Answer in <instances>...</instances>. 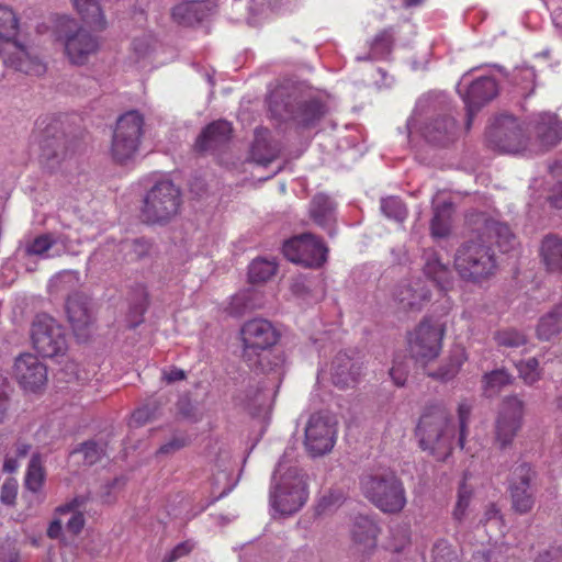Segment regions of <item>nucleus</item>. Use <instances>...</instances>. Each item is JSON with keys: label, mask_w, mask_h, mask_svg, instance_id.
Listing matches in <instances>:
<instances>
[{"label": "nucleus", "mask_w": 562, "mask_h": 562, "mask_svg": "<svg viewBox=\"0 0 562 562\" xmlns=\"http://www.w3.org/2000/svg\"><path fill=\"white\" fill-rule=\"evenodd\" d=\"M493 243L507 252L514 246L515 236L506 224L488 220L480 234L458 247L453 263L462 280L480 283L495 274L497 260Z\"/></svg>", "instance_id": "obj_1"}, {"label": "nucleus", "mask_w": 562, "mask_h": 562, "mask_svg": "<svg viewBox=\"0 0 562 562\" xmlns=\"http://www.w3.org/2000/svg\"><path fill=\"white\" fill-rule=\"evenodd\" d=\"M471 415V405L461 402L458 406V420L454 423L446 407L429 406L420 416L416 435L420 448L438 460H445L454 446L465 449V438Z\"/></svg>", "instance_id": "obj_2"}, {"label": "nucleus", "mask_w": 562, "mask_h": 562, "mask_svg": "<svg viewBox=\"0 0 562 562\" xmlns=\"http://www.w3.org/2000/svg\"><path fill=\"white\" fill-rule=\"evenodd\" d=\"M294 452V448L285 449L271 476L269 503L273 516H291L308 498V476L300 468Z\"/></svg>", "instance_id": "obj_3"}, {"label": "nucleus", "mask_w": 562, "mask_h": 562, "mask_svg": "<svg viewBox=\"0 0 562 562\" xmlns=\"http://www.w3.org/2000/svg\"><path fill=\"white\" fill-rule=\"evenodd\" d=\"M268 102L273 115L303 127L314 126L327 112L318 95L301 87L279 86L271 91Z\"/></svg>", "instance_id": "obj_4"}, {"label": "nucleus", "mask_w": 562, "mask_h": 562, "mask_svg": "<svg viewBox=\"0 0 562 562\" xmlns=\"http://www.w3.org/2000/svg\"><path fill=\"white\" fill-rule=\"evenodd\" d=\"M437 108L438 101L431 94L418 99L414 112L406 123L408 138H411L413 134L419 133L428 143L441 146L448 145L456 139L458 126L452 116H431L422 125V116L430 111L437 110Z\"/></svg>", "instance_id": "obj_5"}, {"label": "nucleus", "mask_w": 562, "mask_h": 562, "mask_svg": "<svg viewBox=\"0 0 562 562\" xmlns=\"http://www.w3.org/2000/svg\"><path fill=\"white\" fill-rule=\"evenodd\" d=\"M181 204L180 189L170 180H161L145 194L140 214L146 223L166 224L178 215Z\"/></svg>", "instance_id": "obj_6"}, {"label": "nucleus", "mask_w": 562, "mask_h": 562, "mask_svg": "<svg viewBox=\"0 0 562 562\" xmlns=\"http://www.w3.org/2000/svg\"><path fill=\"white\" fill-rule=\"evenodd\" d=\"M361 488L364 496L385 513H398L406 504L403 484L392 471L364 475Z\"/></svg>", "instance_id": "obj_7"}, {"label": "nucleus", "mask_w": 562, "mask_h": 562, "mask_svg": "<svg viewBox=\"0 0 562 562\" xmlns=\"http://www.w3.org/2000/svg\"><path fill=\"white\" fill-rule=\"evenodd\" d=\"M56 41L64 46V53L72 65H85L100 47L99 38L78 26L74 19L63 16L55 30Z\"/></svg>", "instance_id": "obj_8"}, {"label": "nucleus", "mask_w": 562, "mask_h": 562, "mask_svg": "<svg viewBox=\"0 0 562 562\" xmlns=\"http://www.w3.org/2000/svg\"><path fill=\"white\" fill-rule=\"evenodd\" d=\"M144 119L137 111L121 115L113 133L111 154L120 164L132 160L138 153L143 136Z\"/></svg>", "instance_id": "obj_9"}, {"label": "nucleus", "mask_w": 562, "mask_h": 562, "mask_svg": "<svg viewBox=\"0 0 562 562\" xmlns=\"http://www.w3.org/2000/svg\"><path fill=\"white\" fill-rule=\"evenodd\" d=\"M32 342L35 350L43 357L54 358L67 350L65 328L48 314H38L32 324Z\"/></svg>", "instance_id": "obj_10"}, {"label": "nucleus", "mask_w": 562, "mask_h": 562, "mask_svg": "<svg viewBox=\"0 0 562 562\" xmlns=\"http://www.w3.org/2000/svg\"><path fill=\"white\" fill-rule=\"evenodd\" d=\"M337 438V420L329 414L311 415L304 429V446L313 456H323L331 451Z\"/></svg>", "instance_id": "obj_11"}, {"label": "nucleus", "mask_w": 562, "mask_h": 562, "mask_svg": "<svg viewBox=\"0 0 562 562\" xmlns=\"http://www.w3.org/2000/svg\"><path fill=\"white\" fill-rule=\"evenodd\" d=\"M244 347V357L256 364L257 357L270 349L279 339V334L271 322L263 318H254L246 322L240 330Z\"/></svg>", "instance_id": "obj_12"}, {"label": "nucleus", "mask_w": 562, "mask_h": 562, "mask_svg": "<svg viewBox=\"0 0 562 562\" xmlns=\"http://www.w3.org/2000/svg\"><path fill=\"white\" fill-rule=\"evenodd\" d=\"M469 74L463 75L458 85V91L467 109V127L469 128L474 114L498 93L496 80L490 76H482L469 82Z\"/></svg>", "instance_id": "obj_13"}, {"label": "nucleus", "mask_w": 562, "mask_h": 562, "mask_svg": "<svg viewBox=\"0 0 562 562\" xmlns=\"http://www.w3.org/2000/svg\"><path fill=\"white\" fill-rule=\"evenodd\" d=\"M283 254L292 262L318 268L326 261L327 248L322 240L306 233L286 240L283 245Z\"/></svg>", "instance_id": "obj_14"}, {"label": "nucleus", "mask_w": 562, "mask_h": 562, "mask_svg": "<svg viewBox=\"0 0 562 562\" xmlns=\"http://www.w3.org/2000/svg\"><path fill=\"white\" fill-rule=\"evenodd\" d=\"M487 138L491 146L501 153L519 154L526 150V140L519 122L510 115H503L490 126Z\"/></svg>", "instance_id": "obj_15"}, {"label": "nucleus", "mask_w": 562, "mask_h": 562, "mask_svg": "<svg viewBox=\"0 0 562 562\" xmlns=\"http://www.w3.org/2000/svg\"><path fill=\"white\" fill-rule=\"evenodd\" d=\"M443 337V326L439 322L423 321L409 335L412 356L420 362H428L438 357Z\"/></svg>", "instance_id": "obj_16"}, {"label": "nucleus", "mask_w": 562, "mask_h": 562, "mask_svg": "<svg viewBox=\"0 0 562 562\" xmlns=\"http://www.w3.org/2000/svg\"><path fill=\"white\" fill-rule=\"evenodd\" d=\"M153 245L145 238L124 239L119 244L106 243L93 252L92 259L105 262H133L140 260L151 252Z\"/></svg>", "instance_id": "obj_17"}, {"label": "nucleus", "mask_w": 562, "mask_h": 562, "mask_svg": "<svg viewBox=\"0 0 562 562\" xmlns=\"http://www.w3.org/2000/svg\"><path fill=\"white\" fill-rule=\"evenodd\" d=\"M522 402L517 397L504 401L495 422V443L501 449L509 447L521 428Z\"/></svg>", "instance_id": "obj_18"}, {"label": "nucleus", "mask_w": 562, "mask_h": 562, "mask_svg": "<svg viewBox=\"0 0 562 562\" xmlns=\"http://www.w3.org/2000/svg\"><path fill=\"white\" fill-rule=\"evenodd\" d=\"M13 374L18 383L30 392L40 391L47 382L46 366L32 353L16 358Z\"/></svg>", "instance_id": "obj_19"}, {"label": "nucleus", "mask_w": 562, "mask_h": 562, "mask_svg": "<svg viewBox=\"0 0 562 562\" xmlns=\"http://www.w3.org/2000/svg\"><path fill=\"white\" fill-rule=\"evenodd\" d=\"M38 146L41 162L50 170L56 169L66 157L65 135L57 124H49L41 132Z\"/></svg>", "instance_id": "obj_20"}, {"label": "nucleus", "mask_w": 562, "mask_h": 562, "mask_svg": "<svg viewBox=\"0 0 562 562\" xmlns=\"http://www.w3.org/2000/svg\"><path fill=\"white\" fill-rule=\"evenodd\" d=\"M3 63L16 71L32 76H41L46 70L42 59L19 42H12L9 47L3 48Z\"/></svg>", "instance_id": "obj_21"}, {"label": "nucleus", "mask_w": 562, "mask_h": 562, "mask_svg": "<svg viewBox=\"0 0 562 562\" xmlns=\"http://www.w3.org/2000/svg\"><path fill=\"white\" fill-rule=\"evenodd\" d=\"M532 476L533 471L527 463L519 464L513 473L510 483L513 507L520 514L528 513L533 506V493L530 487Z\"/></svg>", "instance_id": "obj_22"}, {"label": "nucleus", "mask_w": 562, "mask_h": 562, "mask_svg": "<svg viewBox=\"0 0 562 562\" xmlns=\"http://www.w3.org/2000/svg\"><path fill=\"white\" fill-rule=\"evenodd\" d=\"M361 373L362 362L348 352H338L330 362V379L333 383L340 389L355 386Z\"/></svg>", "instance_id": "obj_23"}, {"label": "nucleus", "mask_w": 562, "mask_h": 562, "mask_svg": "<svg viewBox=\"0 0 562 562\" xmlns=\"http://www.w3.org/2000/svg\"><path fill=\"white\" fill-rule=\"evenodd\" d=\"M66 314L75 331L80 337L93 323L92 305L88 296L74 293L66 301Z\"/></svg>", "instance_id": "obj_24"}, {"label": "nucleus", "mask_w": 562, "mask_h": 562, "mask_svg": "<svg viewBox=\"0 0 562 562\" xmlns=\"http://www.w3.org/2000/svg\"><path fill=\"white\" fill-rule=\"evenodd\" d=\"M211 13V2L205 0H188L175 5L171 10L173 22L183 26H193Z\"/></svg>", "instance_id": "obj_25"}, {"label": "nucleus", "mask_w": 562, "mask_h": 562, "mask_svg": "<svg viewBox=\"0 0 562 562\" xmlns=\"http://www.w3.org/2000/svg\"><path fill=\"white\" fill-rule=\"evenodd\" d=\"M535 132L540 146L539 151L548 150L562 140V123L551 113L537 115Z\"/></svg>", "instance_id": "obj_26"}, {"label": "nucleus", "mask_w": 562, "mask_h": 562, "mask_svg": "<svg viewBox=\"0 0 562 562\" xmlns=\"http://www.w3.org/2000/svg\"><path fill=\"white\" fill-rule=\"evenodd\" d=\"M423 260L425 276L440 290H447L451 281V271L447 263L442 262L439 254L432 248L425 249Z\"/></svg>", "instance_id": "obj_27"}, {"label": "nucleus", "mask_w": 562, "mask_h": 562, "mask_svg": "<svg viewBox=\"0 0 562 562\" xmlns=\"http://www.w3.org/2000/svg\"><path fill=\"white\" fill-rule=\"evenodd\" d=\"M232 126L227 121H216L207 125L198 137L195 147L200 151L213 150L228 142Z\"/></svg>", "instance_id": "obj_28"}, {"label": "nucleus", "mask_w": 562, "mask_h": 562, "mask_svg": "<svg viewBox=\"0 0 562 562\" xmlns=\"http://www.w3.org/2000/svg\"><path fill=\"white\" fill-rule=\"evenodd\" d=\"M87 497L76 496L70 502L56 508L55 515L63 516L67 532L78 535L85 526V516L81 508L85 507Z\"/></svg>", "instance_id": "obj_29"}, {"label": "nucleus", "mask_w": 562, "mask_h": 562, "mask_svg": "<svg viewBox=\"0 0 562 562\" xmlns=\"http://www.w3.org/2000/svg\"><path fill=\"white\" fill-rule=\"evenodd\" d=\"M396 299L405 310L418 311L424 302L429 300V291L423 281L403 284L396 293Z\"/></svg>", "instance_id": "obj_30"}, {"label": "nucleus", "mask_w": 562, "mask_h": 562, "mask_svg": "<svg viewBox=\"0 0 562 562\" xmlns=\"http://www.w3.org/2000/svg\"><path fill=\"white\" fill-rule=\"evenodd\" d=\"M378 533L379 527L373 519L363 515L355 518L351 529L352 540L363 550L375 547Z\"/></svg>", "instance_id": "obj_31"}, {"label": "nucleus", "mask_w": 562, "mask_h": 562, "mask_svg": "<svg viewBox=\"0 0 562 562\" xmlns=\"http://www.w3.org/2000/svg\"><path fill=\"white\" fill-rule=\"evenodd\" d=\"M541 257L551 272H562V238L546 236L541 243Z\"/></svg>", "instance_id": "obj_32"}, {"label": "nucleus", "mask_w": 562, "mask_h": 562, "mask_svg": "<svg viewBox=\"0 0 562 562\" xmlns=\"http://www.w3.org/2000/svg\"><path fill=\"white\" fill-rule=\"evenodd\" d=\"M78 13L83 22L95 31H102L106 26L104 15L95 0H74Z\"/></svg>", "instance_id": "obj_33"}, {"label": "nucleus", "mask_w": 562, "mask_h": 562, "mask_svg": "<svg viewBox=\"0 0 562 562\" xmlns=\"http://www.w3.org/2000/svg\"><path fill=\"white\" fill-rule=\"evenodd\" d=\"M18 32L16 14L11 8L0 4V47L7 48L12 42H16Z\"/></svg>", "instance_id": "obj_34"}, {"label": "nucleus", "mask_w": 562, "mask_h": 562, "mask_svg": "<svg viewBox=\"0 0 562 562\" xmlns=\"http://www.w3.org/2000/svg\"><path fill=\"white\" fill-rule=\"evenodd\" d=\"M562 330V303L543 315L537 327L539 339L549 340Z\"/></svg>", "instance_id": "obj_35"}, {"label": "nucleus", "mask_w": 562, "mask_h": 562, "mask_svg": "<svg viewBox=\"0 0 562 562\" xmlns=\"http://www.w3.org/2000/svg\"><path fill=\"white\" fill-rule=\"evenodd\" d=\"M335 203L325 194H317L311 202L310 213L319 226L328 225L334 218Z\"/></svg>", "instance_id": "obj_36"}, {"label": "nucleus", "mask_w": 562, "mask_h": 562, "mask_svg": "<svg viewBox=\"0 0 562 562\" xmlns=\"http://www.w3.org/2000/svg\"><path fill=\"white\" fill-rule=\"evenodd\" d=\"M452 214L451 203L445 202L434 209V217L430 224L431 235L435 238L448 236L450 232V218Z\"/></svg>", "instance_id": "obj_37"}, {"label": "nucleus", "mask_w": 562, "mask_h": 562, "mask_svg": "<svg viewBox=\"0 0 562 562\" xmlns=\"http://www.w3.org/2000/svg\"><path fill=\"white\" fill-rule=\"evenodd\" d=\"M393 45L392 30H384L379 33L370 44V54L368 56H358L357 60H375L387 57Z\"/></svg>", "instance_id": "obj_38"}, {"label": "nucleus", "mask_w": 562, "mask_h": 562, "mask_svg": "<svg viewBox=\"0 0 562 562\" xmlns=\"http://www.w3.org/2000/svg\"><path fill=\"white\" fill-rule=\"evenodd\" d=\"M467 358L464 348L458 346L451 350L448 362L440 367L437 372L429 373V375L441 381H449L457 375Z\"/></svg>", "instance_id": "obj_39"}, {"label": "nucleus", "mask_w": 562, "mask_h": 562, "mask_svg": "<svg viewBox=\"0 0 562 562\" xmlns=\"http://www.w3.org/2000/svg\"><path fill=\"white\" fill-rule=\"evenodd\" d=\"M64 243V240L58 237L54 238L49 234L41 235L30 241L24 249L25 255L27 256H37L41 258H48L55 256L56 254H49V251L58 244Z\"/></svg>", "instance_id": "obj_40"}, {"label": "nucleus", "mask_w": 562, "mask_h": 562, "mask_svg": "<svg viewBox=\"0 0 562 562\" xmlns=\"http://www.w3.org/2000/svg\"><path fill=\"white\" fill-rule=\"evenodd\" d=\"M277 272L274 260L258 258L252 260L248 269V278L251 283H261L270 280Z\"/></svg>", "instance_id": "obj_41"}, {"label": "nucleus", "mask_w": 562, "mask_h": 562, "mask_svg": "<svg viewBox=\"0 0 562 562\" xmlns=\"http://www.w3.org/2000/svg\"><path fill=\"white\" fill-rule=\"evenodd\" d=\"M45 481V471L41 457L33 454L25 474V486L33 493L41 491Z\"/></svg>", "instance_id": "obj_42"}, {"label": "nucleus", "mask_w": 562, "mask_h": 562, "mask_svg": "<svg viewBox=\"0 0 562 562\" xmlns=\"http://www.w3.org/2000/svg\"><path fill=\"white\" fill-rule=\"evenodd\" d=\"M512 382L510 374L504 369L494 370L484 375V390L492 396Z\"/></svg>", "instance_id": "obj_43"}, {"label": "nucleus", "mask_w": 562, "mask_h": 562, "mask_svg": "<svg viewBox=\"0 0 562 562\" xmlns=\"http://www.w3.org/2000/svg\"><path fill=\"white\" fill-rule=\"evenodd\" d=\"M381 210L383 214L396 222H403L407 216V210L403 202L395 196L381 200Z\"/></svg>", "instance_id": "obj_44"}, {"label": "nucleus", "mask_w": 562, "mask_h": 562, "mask_svg": "<svg viewBox=\"0 0 562 562\" xmlns=\"http://www.w3.org/2000/svg\"><path fill=\"white\" fill-rule=\"evenodd\" d=\"M431 557V562H461L458 552L446 540L435 542Z\"/></svg>", "instance_id": "obj_45"}, {"label": "nucleus", "mask_w": 562, "mask_h": 562, "mask_svg": "<svg viewBox=\"0 0 562 562\" xmlns=\"http://www.w3.org/2000/svg\"><path fill=\"white\" fill-rule=\"evenodd\" d=\"M157 411V401L146 403L132 414L130 425L133 427H140L147 424L148 422L155 418Z\"/></svg>", "instance_id": "obj_46"}, {"label": "nucleus", "mask_w": 562, "mask_h": 562, "mask_svg": "<svg viewBox=\"0 0 562 562\" xmlns=\"http://www.w3.org/2000/svg\"><path fill=\"white\" fill-rule=\"evenodd\" d=\"M495 340L498 346L507 348H518L526 344V337L524 334L516 329L501 330L495 335Z\"/></svg>", "instance_id": "obj_47"}, {"label": "nucleus", "mask_w": 562, "mask_h": 562, "mask_svg": "<svg viewBox=\"0 0 562 562\" xmlns=\"http://www.w3.org/2000/svg\"><path fill=\"white\" fill-rule=\"evenodd\" d=\"M520 378L527 384H533L539 379V362L536 358H529L517 364Z\"/></svg>", "instance_id": "obj_48"}, {"label": "nucleus", "mask_w": 562, "mask_h": 562, "mask_svg": "<svg viewBox=\"0 0 562 562\" xmlns=\"http://www.w3.org/2000/svg\"><path fill=\"white\" fill-rule=\"evenodd\" d=\"M344 502V495L340 492L334 491L322 496L316 506L318 515L327 514L339 507Z\"/></svg>", "instance_id": "obj_49"}, {"label": "nucleus", "mask_w": 562, "mask_h": 562, "mask_svg": "<svg viewBox=\"0 0 562 562\" xmlns=\"http://www.w3.org/2000/svg\"><path fill=\"white\" fill-rule=\"evenodd\" d=\"M472 490L462 482L459 492H458V501L453 510V517L457 520H462L465 516L467 509L469 507L471 501Z\"/></svg>", "instance_id": "obj_50"}, {"label": "nucleus", "mask_w": 562, "mask_h": 562, "mask_svg": "<svg viewBox=\"0 0 562 562\" xmlns=\"http://www.w3.org/2000/svg\"><path fill=\"white\" fill-rule=\"evenodd\" d=\"M250 291H245L234 295L229 304V313L233 315H240L247 310L255 308V305L250 303Z\"/></svg>", "instance_id": "obj_51"}, {"label": "nucleus", "mask_w": 562, "mask_h": 562, "mask_svg": "<svg viewBox=\"0 0 562 562\" xmlns=\"http://www.w3.org/2000/svg\"><path fill=\"white\" fill-rule=\"evenodd\" d=\"M407 361L402 358H395L393 361V366L390 369V376L395 385L403 386L407 379Z\"/></svg>", "instance_id": "obj_52"}, {"label": "nucleus", "mask_w": 562, "mask_h": 562, "mask_svg": "<svg viewBox=\"0 0 562 562\" xmlns=\"http://www.w3.org/2000/svg\"><path fill=\"white\" fill-rule=\"evenodd\" d=\"M78 451L83 454V459L88 464L95 463L103 454V449L94 441L82 443Z\"/></svg>", "instance_id": "obj_53"}, {"label": "nucleus", "mask_w": 562, "mask_h": 562, "mask_svg": "<svg viewBox=\"0 0 562 562\" xmlns=\"http://www.w3.org/2000/svg\"><path fill=\"white\" fill-rule=\"evenodd\" d=\"M75 279V276L70 272L60 273L50 280L49 288L53 292L60 293L72 286Z\"/></svg>", "instance_id": "obj_54"}, {"label": "nucleus", "mask_w": 562, "mask_h": 562, "mask_svg": "<svg viewBox=\"0 0 562 562\" xmlns=\"http://www.w3.org/2000/svg\"><path fill=\"white\" fill-rule=\"evenodd\" d=\"M269 397L268 392L257 390L255 396L249 397L246 405L252 414H257L268 405Z\"/></svg>", "instance_id": "obj_55"}, {"label": "nucleus", "mask_w": 562, "mask_h": 562, "mask_svg": "<svg viewBox=\"0 0 562 562\" xmlns=\"http://www.w3.org/2000/svg\"><path fill=\"white\" fill-rule=\"evenodd\" d=\"M16 484L14 482L7 481L1 487L0 501L4 505H13L16 498Z\"/></svg>", "instance_id": "obj_56"}, {"label": "nucleus", "mask_w": 562, "mask_h": 562, "mask_svg": "<svg viewBox=\"0 0 562 562\" xmlns=\"http://www.w3.org/2000/svg\"><path fill=\"white\" fill-rule=\"evenodd\" d=\"M193 549V544L190 541L179 543L173 548L168 557L165 558L164 562H175L178 559L187 555Z\"/></svg>", "instance_id": "obj_57"}, {"label": "nucleus", "mask_w": 562, "mask_h": 562, "mask_svg": "<svg viewBox=\"0 0 562 562\" xmlns=\"http://www.w3.org/2000/svg\"><path fill=\"white\" fill-rule=\"evenodd\" d=\"M63 526H64L63 516L56 515L54 520L50 522V525L47 529L48 537L52 539H58L61 536Z\"/></svg>", "instance_id": "obj_58"}, {"label": "nucleus", "mask_w": 562, "mask_h": 562, "mask_svg": "<svg viewBox=\"0 0 562 562\" xmlns=\"http://www.w3.org/2000/svg\"><path fill=\"white\" fill-rule=\"evenodd\" d=\"M151 47V42L148 37L135 38L133 41V49L139 56H145Z\"/></svg>", "instance_id": "obj_59"}, {"label": "nucleus", "mask_w": 562, "mask_h": 562, "mask_svg": "<svg viewBox=\"0 0 562 562\" xmlns=\"http://www.w3.org/2000/svg\"><path fill=\"white\" fill-rule=\"evenodd\" d=\"M548 7L551 10V16L554 26L562 31V8H557L554 0H551L548 3Z\"/></svg>", "instance_id": "obj_60"}, {"label": "nucleus", "mask_w": 562, "mask_h": 562, "mask_svg": "<svg viewBox=\"0 0 562 562\" xmlns=\"http://www.w3.org/2000/svg\"><path fill=\"white\" fill-rule=\"evenodd\" d=\"M183 441L180 440V439H172L170 440L169 442L162 445L158 452L161 453V454H167V453H171V452H175L177 451L178 449H180L181 447H183Z\"/></svg>", "instance_id": "obj_61"}, {"label": "nucleus", "mask_w": 562, "mask_h": 562, "mask_svg": "<svg viewBox=\"0 0 562 562\" xmlns=\"http://www.w3.org/2000/svg\"><path fill=\"white\" fill-rule=\"evenodd\" d=\"M551 203L558 207H562V181L554 184L552 192H551Z\"/></svg>", "instance_id": "obj_62"}, {"label": "nucleus", "mask_w": 562, "mask_h": 562, "mask_svg": "<svg viewBox=\"0 0 562 562\" xmlns=\"http://www.w3.org/2000/svg\"><path fill=\"white\" fill-rule=\"evenodd\" d=\"M535 562H562V553L558 550L540 554Z\"/></svg>", "instance_id": "obj_63"}, {"label": "nucleus", "mask_w": 562, "mask_h": 562, "mask_svg": "<svg viewBox=\"0 0 562 562\" xmlns=\"http://www.w3.org/2000/svg\"><path fill=\"white\" fill-rule=\"evenodd\" d=\"M486 562H510L507 555H504L501 551H491L486 555Z\"/></svg>", "instance_id": "obj_64"}]
</instances>
